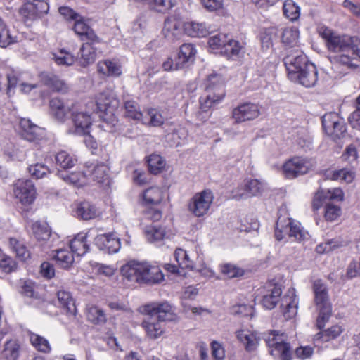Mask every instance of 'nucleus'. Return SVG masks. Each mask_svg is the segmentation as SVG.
Returning a JSON list of instances; mask_svg holds the SVG:
<instances>
[{"label": "nucleus", "instance_id": "nucleus-1", "mask_svg": "<svg viewBox=\"0 0 360 360\" xmlns=\"http://www.w3.org/2000/svg\"><path fill=\"white\" fill-rule=\"evenodd\" d=\"M143 311L149 317L141 325L147 336L152 340H155L163 334L164 321H173L176 318L173 307L167 302L146 304Z\"/></svg>", "mask_w": 360, "mask_h": 360}, {"label": "nucleus", "instance_id": "nucleus-2", "mask_svg": "<svg viewBox=\"0 0 360 360\" xmlns=\"http://www.w3.org/2000/svg\"><path fill=\"white\" fill-rule=\"evenodd\" d=\"M318 32L326 41L328 51L335 53L330 56V62L349 68L353 37L338 34L323 26L319 27Z\"/></svg>", "mask_w": 360, "mask_h": 360}, {"label": "nucleus", "instance_id": "nucleus-3", "mask_svg": "<svg viewBox=\"0 0 360 360\" xmlns=\"http://www.w3.org/2000/svg\"><path fill=\"white\" fill-rule=\"evenodd\" d=\"M120 271L129 281L139 284L154 285L164 278V275L158 266L145 262L130 261L121 267Z\"/></svg>", "mask_w": 360, "mask_h": 360}, {"label": "nucleus", "instance_id": "nucleus-4", "mask_svg": "<svg viewBox=\"0 0 360 360\" xmlns=\"http://www.w3.org/2000/svg\"><path fill=\"white\" fill-rule=\"evenodd\" d=\"M208 44L210 48L228 58L236 60L243 56L245 49L242 44L236 40L230 39L227 34L219 33L209 38Z\"/></svg>", "mask_w": 360, "mask_h": 360}, {"label": "nucleus", "instance_id": "nucleus-5", "mask_svg": "<svg viewBox=\"0 0 360 360\" xmlns=\"http://www.w3.org/2000/svg\"><path fill=\"white\" fill-rule=\"evenodd\" d=\"M205 85L207 95L200 98L201 108L205 111L221 101L225 96L224 80L220 75H210Z\"/></svg>", "mask_w": 360, "mask_h": 360}, {"label": "nucleus", "instance_id": "nucleus-6", "mask_svg": "<svg viewBox=\"0 0 360 360\" xmlns=\"http://www.w3.org/2000/svg\"><path fill=\"white\" fill-rule=\"evenodd\" d=\"M265 341L271 355L281 360H292L291 347L283 333L272 330L266 335Z\"/></svg>", "mask_w": 360, "mask_h": 360}, {"label": "nucleus", "instance_id": "nucleus-7", "mask_svg": "<svg viewBox=\"0 0 360 360\" xmlns=\"http://www.w3.org/2000/svg\"><path fill=\"white\" fill-rule=\"evenodd\" d=\"M314 166V162L311 159L294 157L284 163L283 174L288 179H294L307 174Z\"/></svg>", "mask_w": 360, "mask_h": 360}, {"label": "nucleus", "instance_id": "nucleus-8", "mask_svg": "<svg viewBox=\"0 0 360 360\" xmlns=\"http://www.w3.org/2000/svg\"><path fill=\"white\" fill-rule=\"evenodd\" d=\"M213 199V193L209 189L197 193L188 202V210L197 217H202L208 212Z\"/></svg>", "mask_w": 360, "mask_h": 360}, {"label": "nucleus", "instance_id": "nucleus-9", "mask_svg": "<svg viewBox=\"0 0 360 360\" xmlns=\"http://www.w3.org/2000/svg\"><path fill=\"white\" fill-rule=\"evenodd\" d=\"M264 191V184L257 179H247L232 191V198L236 200H245L258 196Z\"/></svg>", "mask_w": 360, "mask_h": 360}, {"label": "nucleus", "instance_id": "nucleus-10", "mask_svg": "<svg viewBox=\"0 0 360 360\" xmlns=\"http://www.w3.org/2000/svg\"><path fill=\"white\" fill-rule=\"evenodd\" d=\"M322 125L325 132L333 139H340L346 133L344 121L335 112L323 115Z\"/></svg>", "mask_w": 360, "mask_h": 360}, {"label": "nucleus", "instance_id": "nucleus-11", "mask_svg": "<svg viewBox=\"0 0 360 360\" xmlns=\"http://www.w3.org/2000/svg\"><path fill=\"white\" fill-rule=\"evenodd\" d=\"M49 8V4L43 0H34L25 3L20 9V14L25 22L34 21L46 14Z\"/></svg>", "mask_w": 360, "mask_h": 360}, {"label": "nucleus", "instance_id": "nucleus-12", "mask_svg": "<svg viewBox=\"0 0 360 360\" xmlns=\"http://www.w3.org/2000/svg\"><path fill=\"white\" fill-rule=\"evenodd\" d=\"M260 115V107L258 104L245 102L232 110V118L236 123H242L253 120Z\"/></svg>", "mask_w": 360, "mask_h": 360}, {"label": "nucleus", "instance_id": "nucleus-13", "mask_svg": "<svg viewBox=\"0 0 360 360\" xmlns=\"http://www.w3.org/2000/svg\"><path fill=\"white\" fill-rule=\"evenodd\" d=\"M285 65L288 71V77H294L304 66L311 64L307 56L300 50H290L283 59Z\"/></svg>", "mask_w": 360, "mask_h": 360}, {"label": "nucleus", "instance_id": "nucleus-14", "mask_svg": "<svg viewBox=\"0 0 360 360\" xmlns=\"http://www.w3.org/2000/svg\"><path fill=\"white\" fill-rule=\"evenodd\" d=\"M14 194L23 205L32 204L36 198V189L31 180H19L14 189Z\"/></svg>", "mask_w": 360, "mask_h": 360}, {"label": "nucleus", "instance_id": "nucleus-15", "mask_svg": "<svg viewBox=\"0 0 360 360\" xmlns=\"http://www.w3.org/2000/svg\"><path fill=\"white\" fill-rule=\"evenodd\" d=\"M71 116L74 127L69 129V133L78 135L89 134V128L91 124L90 115L84 112L72 110Z\"/></svg>", "mask_w": 360, "mask_h": 360}, {"label": "nucleus", "instance_id": "nucleus-16", "mask_svg": "<svg viewBox=\"0 0 360 360\" xmlns=\"http://www.w3.org/2000/svg\"><path fill=\"white\" fill-rule=\"evenodd\" d=\"M262 293V304L267 309H272L281 300L282 290L279 285L270 283L264 288Z\"/></svg>", "mask_w": 360, "mask_h": 360}, {"label": "nucleus", "instance_id": "nucleus-17", "mask_svg": "<svg viewBox=\"0 0 360 360\" xmlns=\"http://www.w3.org/2000/svg\"><path fill=\"white\" fill-rule=\"evenodd\" d=\"M318 72L316 66L313 64H308L304 66L299 72L295 74L294 77H290L291 80L297 81L302 85L306 87L314 86L318 79Z\"/></svg>", "mask_w": 360, "mask_h": 360}, {"label": "nucleus", "instance_id": "nucleus-18", "mask_svg": "<svg viewBox=\"0 0 360 360\" xmlns=\"http://www.w3.org/2000/svg\"><path fill=\"white\" fill-rule=\"evenodd\" d=\"M20 134L21 136L29 141L39 139L44 134L43 129L33 124L28 119L22 118L20 120Z\"/></svg>", "mask_w": 360, "mask_h": 360}, {"label": "nucleus", "instance_id": "nucleus-19", "mask_svg": "<svg viewBox=\"0 0 360 360\" xmlns=\"http://www.w3.org/2000/svg\"><path fill=\"white\" fill-rule=\"evenodd\" d=\"M96 110L106 115H113L114 110L117 107L118 101L112 94L108 91L100 93L96 100Z\"/></svg>", "mask_w": 360, "mask_h": 360}, {"label": "nucleus", "instance_id": "nucleus-20", "mask_svg": "<svg viewBox=\"0 0 360 360\" xmlns=\"http://www.w3.org/2000/svg\"><path fill=\"white\" fill-rule=\"evenodd\" d=\"M95 243L101 250L109 254L115 253L120 248V239L111 233L97 236Z\"/></svg>", "mask_w": 360, "mask_h": 360}, {"label": "nucleus", "instance_id": "nucleus-21", "mask_svg": "<svg viewBox=\"0 0 360 360\" xmlns=\"http://www.w3.org/2000/svg\"><path fill=\"white\" fill-rule=\"evenodd\" d=\"M196 51L191 44H184L180 47L176 58V68H185L194 61Z\"/></svg>", "mask_w": 360, "mask_h": 360}, {"label": "nucleus", "instance_id": "nucleus-22", "mask_svg": "<svg viewBox=\"0 0 360 360\" xmlns=\"http://www.w3.org/2000/svg\"><path fill=\"white\" fill-rule=\"evenodd\" d=\"M94 43L87 41L81 46L77 56V60L81 66L87 67L96 60L97 54L96 48L94 46Z\"/></svg>", "mask_w": 360, "mask_h": 360}, {"label": "nucleus", "instance_id": "nucleus-23", "mask_svg": "<svg viewBox=\"0 0 360 360\" xmlns=\"http://www.w3.org/2000/svg\"><path fill=\"white\" fill-rule=\"evenodd\" d=\"M51 115L58 122H63L69 112L74 110L59 98H53L49 101Z\"/></svg>", "mask_w": 360, "mask_h": 360}, {"label": "nucleus", "instance_id": "nucleus-24", "mask_svg": "<svg viewBox=\"0 0 360 360\" xmlns=\"http://www.w3.org/2000/svg\"><path fill=\"white\" fill-rule=\"evenodd\" d=\"M75 32L81 38L82 41H89L91 42H98V37L84 21L82 16L75 21L73 27Z\"/></svg>", "mask_w": 360, "mask_h": 360}, {"label": "nucleus", "instance_id": "nucleus-25", "mask_svg": "<svg viewBox=\"0 0 360 360\" xmlns=\"http://www.w3.org/2000/svg\"><path fill=\"white\" fill-rule=\"evenodd\" d=\"M289 293L282 298L281 304L283 316L286 320L294 318L297 313V298L293 292Z\"/></svg>", "mask_w": 360, "mask_h": 360}, {"label": "nucleus", "instance_id": "nucleus-26", "mask_svg": "<svg viewBox=\"0 0 360 360\" xmlns=\"http://www.w3.org/2000/svg\"><path fill=\"white\" fill-rule=\"evenodd\" d=\"M39 77L44 84L50 87L53 91L62 94L68 92L69 89L68 84L57 76L42 72Z\"/></svg>", "mask_w": 360, "mask_h": 360}, {"label": "nucleus", "instance_id": "nucleus-27", "mask_svg": "<svg viewBox=\"0 0 360 360\" xmlns=\"http://www.w3.org/2000/svg\"><path fill=\"white\" fill-rule=\"evenodd\" d=\"M188 136L187 130L180 126L174 127L165 135L166 141L172 147L182 145Z\"/></svg>", "mask_w": 360, "mask_h": 360}, {"label": "nucleus", "instance_id": "nucleus-28", "mask_svg": "<svg viewBox=\"0 0 360 360\" xmlns=\"http://www.w3.org/2000/svg\"><path fill=\"white\" fill-rule=\"evenodd\" d=\"M182 25L175 18H167L165 20L162 33L164 36L171 40L179 39L181 34Z\"/></svg>", "mask_w": 360, "mask_h": 360}, {"label": "nucleus", "instance_id": "nucleus-29", "mask_svg": "<svg viewBox=\"0 0 360 360\" xmlns=\"http://www.w3.org/2000/svg\"><path fill=\"white\" fill-rule=\"evenodd\" d=\"M313 290L316 306L331 304L329 302L328 288L321 280H316L314 281L313 285Z\"/></svg>", "mask_w": 360, "mask_h": 360}, {"label": "nucleus", "instance_id": "nucleus-30", "mask_svg": "<svg viewBox=\"0 0 360 360\" xmlns=\"http://www.w3.org/2000/svg\"><path fill=\"white\" fill-rule=\"evenodd\" d=\"M57 297L60 306L65 310L66 314L75 316L77 313V309L75 300L70 292L59 290L57 293Z\"/></svg>", "mask_w": 360, "mask_h": 360}, {"label": "nucleus", "instance_id": "nucleus-31", "mask_svg": "<svg viewBox=\"0 0 360 360\" xmlns=\"http://www.w3.org/2000/svg\"><path fill=\"white\" fill-rule=\"evenodd\" d=\"M71 252L77 255L82 256L89 251V246L86 241V233H79L70 242Z\"/></svg>", "mask_w": 360, "mask_h": 360}, {"label": "nucleus", "instance_id": "nucleus-32", "mask_svg": "<svg viewBox=\"0 0 360 360\" xmlns=\"http://www.w3.org/2000/svg\"><path fill=\"white\" fill-rule=\"evenodd\" d=\"M97 70L105 76L117 77L122 74L121 66L115 61L105 60L99 61L97 64Z\"/></svg>", "mask_w": 360, "mask_h": 360}, {"label": "nucleus", "instance_id": "nucleus-33", "mask_svg": "<svg viewBox=\"0 0 360 360\" xmlns=\"http://www.w3.org/2000/svg\"><path fill=\"white\" fill-rule=\"evenodd\" d=\"M108 168L104 164H97L93 167H89L86 171V176L92 177L93 181L98 184H104L108 181Z\"/></svg>", "mask_w": 360, "mask_h": 360}, {"label": "nucleus", "instance_id": "nucleus-34", "mask_svg": "<svg viewBox=\"0 0 360 360\" xmlns=\"http://www.w3.org/2000/svg\"><path fill=\"white\" fill-rule=\"evenodd\" d=\"M20 350V346L16 340H7L1 353V357L4 360H18Z\"/></svg>", "mask_w": 360, "mask_h": 360}, {"label": "nucleus", "instance_id": "nucleus-35", "mask_svg": "<svg viewBox=\"0 0 360 360\" xmlns=\"http://www.w3.org/2000/svg\"><path fill=\"white\" fill-rule=\"evenodd\" d=\"M347 244V240L341 237H338L317 245L316 250L319 254L328 253L345 247Z\"/></svg>", "mask_w": 360, "mask_h": 360}, {"label": "nucleus", "instance_id": "nucleus-36", "mask_svg": "<svg viewBox=\"0 0 360 360\" xmlns=\"http://www.w3.org/2000/svg\"><path fill=\"white\" fill-rule=\"evenodd\" d=\"M184 30L186 34L192 37H203L208 34L205 23L195 22H187L184 24Z\"/></svg>", "mask_w": 360, "mask_h": 360}, {"label": "nucleus", "instance_id": "nucleus-37", "mask_svg": "<svg viewBox=\"0 0 360 360\" xmlns=\"http://www.w3.org/2000/svg\"><path fill=\"white\" fill-rule=\"evenodd\" d=\"M236 333L237 339L244 345L247 351L251 352L256 349L257 340L253 333L248 330H240Z\"/></svg>", "mask_w": 360, "mask_h": 360}, {"label": "nucleus", "instance_id": "nucleus-38", "mask_svg": "<svg viewBox=\"0 0 360 360\" xmlns=\"http://www.w3.org/2000/svg\"><path fill=\"white\" fill-rule=\"evenodd\" d=\"M96 207L87 201L80 202L76 209L77 216L84 220L94 218L96 216Z\"/></svg>", "mask_w": 360, "mask_h": 360}, {"label": "nucleus", "instance_id": "nucleus-39", "mask_svg": "<svg viewBox=\"0 0 360 360\" xmlns=\"http://www.w3.org/2000/svg\"><path fill=\"white\" fill-rule=\"evenodd\" d=\"M327 176L334 181H340L349 184L354 180L355 172L351 169L343 168L329 172Z\"/></svg>", "mask_w": 360, "mask_h": 360}, {"label": "nucleus", "instance_id": "nucleus-40", "mask_svg": "<svg viewBox=\"0 0 360 360\" xmlns=\"http://www.w3.org/2000/svg\"><path fill=\"white\" fill-rule=\"evenodd\" d=\"M29 338L32 345L39 352L45 354L51 352V345L45 338L32 332L29 333Z\"/></svg>", "mask_w": 360, "mask_h": 360}, {"label": "nucleus", "instance_id": "nucleus-41", "mask_svg": "<svg viewBox=\"0 0 360 360\" xmlns=\"http://www.w3.org/2000/svg\"><path fill=\"white\" fill-rule=\"evenodd\" d=\"M9 246L15 252L16 256L22 261H26L30 257V253L25 244L15 238H9Z\"/></svg>", "mask_w": 360, "mask_h": 360}, {"label": "nucleus", "instance_id": "nucleus-42", "mask_svg": "<svg viewBox=\"0 0 360 360\" xmlns=\"http://www.w3.org/2000/svg\"><path fill=\"white\" fill-rule=\"evenodd\" d=\"M32 230L34 236L39 241L47 240L51 234V229L44 222L37 221L32 224Z\"/></svg>", "mask_w": 360, "mask_h": 360}, {"label": "nucleus", "instance_id": "nucleus-43", "mask_svg": "<svg viewBox=\"0 0 360 360\" xmlns=\"http://www.w3.org/2000/svg\"><path fill=\"white\" fill-rule=\"evenodd\" d=\"M143 197L146 203L148 205H158L162 201L163 193L159 187L153 186L144 191Z\"/></svg>", "mask_w": 360, "mask_h": 360}, {"label": "nucleus", "instance_id": "nucleus-44", "mask_svg": "<svg viewBox=\"0 0 360 360\" xmlns=\"http://www.w3.org/2000/svg\"><path fill=\"white\" fill-rule=\"evenodd\" d=\"M147 162L148 169L153 174L160 173L166 165L165 160L158 154H151Z\"/></svg>", "mask_w": 360, "mask_h": 360}, {"label": "nucleus", "instance_id": "nucleus-45", "mask_svg": "<svg viewBox=\"0 0 360 360\" xmlns=\"http://www.w3.org/2000/svg\"><path fill=\"white\" fill-rule=\"evenodd\" d=\"M352 51L349 63V69H356L360 64V39L353 37Z\"/></svg>", "mask_w": 360, "mask_h": 360}, {"label": "nucleus", "instance_id": "nucleus-46", "mask_svg": "<svg viewBox=\"0 0 360 360\" xmlns=\"http://www.w3.org/2000/svg\"><path fill=\"white\" fill-rule=\"evenodd\" d=\"M299 35L300 32L297 27H286L282 33V42L288 46H293L297 44Z\"/></svg>", "mask_w": 360, "mask_h": 360}, {"label": "nucleus", "instance_id": "nucleus-47", "mask_svg": "<svg viewBox=\"0 0 360 360\" xmlns=\"http://www.w3.org/2000/svg\"><path fill=\"white\" fill-rule=\"evenodd\" d=\"M319 311V315L316 319V326L319 329H322L326 322L328 321L331 314L332 307L330 305L316 306Z\"/></svg>", "mask_w": 360, "mask_h": 360}, {"label": "nucleus", "instance_id": "nucleus-48", "mask_svg": "<svg viewBox=\"0 0 360 360\" xmlns=\"http://www.w3.org/2000/svg\"><path fill=\"white\" fill-rule=\"evenodd\" d=\"M283 13L292 21L297 20L300 15V7L292 1L286 0L283 4Z\"/></svg>", "mask_w": 360, "mask_h": 360}, {"label": "nucleus", "instance_id": "nucleus-49", "mask_svg": "<svg viewBox=\"0 0 360 360\" xmlns=\"http://www.w3.org/2000/svg\"><path fill=\"white\" fill-rule=\"evenodd\" d=\"M343 330L344 329L341 326L335 325L326 330L319 332L316 334V336H318L319 338H321L325 342H328L339 337Z\"/></svg>", "mask_w": 360, "mask_h": 360}, {"label": "nucleus", "instance_id": "nucleus-50", "mask_svg": "<svg viewBox=\"0 0 360 360\" xmlns=\"http://www.w3.org/2000/svg\"><path fill=\"white\" fill-rule=\"evenodd\" d=\"M73 253L67 250H58L54 255V259L57 260L63 268L70 267L74 262Z\"/></svg>", "mask_w": 360, "mask_h": 360}, {"label": "nucleus", "instance_id": "nucleus-51", "mask_svg": "<svg viewBox=\"0 0 360 360\" xmlns=\"http://www.w3.org/2000/svg\"><path fill=\"white\" fill-rule=\"evenodd\" d=\"M148 122H144L150 127H158L165 122V117L156 109L150 108L147 111Z\"/></svg>", "mask_w": 360, "mask_h": 360}, {"label": "nucleus", "instance_id": "nucleus-52", "mask_svg": "<svg viewBox=\"0 0 360 360\" xmlns=\"http://www.w3.org/2000/svg\"><path fill=\"white\" fill-rule=\"evenodd\" d=\"M290 224V218H278L275 230V237L278 241L281 240L285 235H288V228Z\"/></svg>", "mask_w": 360, "mask_h": 360}, {"label": "nucleus", "instance_id": "nucleus-53", "mask_svg": "<svg viewBox=\"0 0 360 360\" xmlns=\"http://www.w3.org/2000/svg\"><path fill=\"white\" fill-rule=\"evenodd\" d=\"M56 162L58 165L64 169L72 167L77 160L65 151H61L56 155Z\"/></svg>", "mask_w": 360, "mask_h": 360}, {"label": "nucleus", "instance_id": "nucleus-54", "mask_svg": "<svg viewBox=\"0 0 360 360\" xmlns=\"http://www.w3.org/2000/svg\"><path fill=\"white\" fill-rule=\"evenodd\" d=\"M146 236L150 242L161 240L165 236V230L161 226H149L145 231Z\"/></svg>", "mask_w": 360, "mask_h": 360}, {"label": "nucleus", "instance_id": "nucleus-55", "mask_svg": "<svg viewBox=\"0 0 360 360\" xmlns=\"http://www.w3.org/2000/svg\"><path fill=\"white\" fill-rule=\"evenodd\" d=\"M342 214L341 207L330 202L325 205L324 217L326 221H333L340 217Z\"/></svg>", "mask_w": 360, "mask_h": 360}, {"label": "nucleus", "instance_id": "nucleus-56", "mask_svg": "<svg viewBox=\"0 0 360 360\" xmlns=\"http://www.w3.org/2000/svg\"><path fill=\"white\" fill-rule=\"evenodd\" d=\"M86 316L88 320L95 324L104 323L106 319L104 311L95 306L89 308Z\"/></svg>", "mask_w": 360, "mask_h": 360}, {"label": "nucleus", "instance_id": "nucleus-57", "mask_svg": "<svg viewBox=\"0 0 360 360\" xmlns=\"http://www.w3.org/2000/svg\"><path fill=\"white\" fill-rule=\"evenodd\" d=\"M126 116L133 120H139L142 117V113L140 111L139 106L134 101H127L124 103Z\"/></svg>", "mask_w": 360, "mask_h": 360}, {"label": "nucleus", "instance_id": "nucleus-58", "mask_svg": "<svg viewBox=\"0 0 360 360\" xmlns=\"http://www.w3.org/2000/svg\"><path fill=\"white\" fill-rule=\"evenodd\" d=\"M53 60L60 65H71L75 62L74 56L69 52L62 49L57 53H53Z\"/></svg>", "mask_w": 360, "mask_h": 360}, {"label": "nucleus", "instance_id": "nucleus-59", "mask_svg": "<svg viewBox=\"0 0 360 360\" xmlns=\"http://www.w3.org/2000/svg\"><path fill=\"white\" fill-rule=\"evenodd\" d=\"M58 176L63 179L65 182L72 184L75 186L82 185V179L86 176V171L83 173L75 172L70 174H65L63 172L58 170Z\"/></svg>", "mask_w": 360, "mask_h": 360}, {"label": "nucleus", "instance_id": "nucleus-60", "mask_svg": "<svg viewBox=\"0 0 360 360\" xmlns=\"http://www.w3.org/2000/svg\"><path fill=\"white\" fill-rule=\"evenodd\" d=\"M27 170L31 176L36 179H41L50 173L49 167L41 163L30 165Z\"/></svg>", "mask_w": 360, "mask_h": 360}, {"label": "nucleus", "instance_id": "nucleus-61", "mask_svg": "<svg viewBox=\"0 0 360 360\" xmlns=\"http://www.w3.org/2000/svg\"><path fill=\"white\" fill-rule=\"evenodd\" d=\"M0 269L9 274L16 270L17 263L13 258L0 252Z\"/></svg>", "mask_w": 360, "mask_h": 360}, {"label": "nucleus", "instance_id": "nucleus-62", "mask_svg": "<svg viewBox=\"0 0 360 360\" xmlns=\"http://www.w3.org/2000/svg\"><path fill=\"white\" fill-rule=\"evenodd\" d=\"M288 236L294 237L298 241L303 240L306 237V233L301 227L300 224L295 222L290 219V224L288 228Z\"/></svg>", "mask_w": 360, "mask_h": 360}, {"label": "nucleus", "instance_id": "nucleus-63", "mask_svg": "<svg viewBox=\"0 0 360 360\" xmlns=\"http://www.w3.org/2000/svg\"><path fill=\"white\" fill-rule=\"evenodd\" d=\"M221 273L228 278L241 276L243 275V271L233 264H224L221 266Z\"/></svg>", "mask_w": 360, "mask_h": 360}, {"label": "nucleus", "instance_id": "nucleus-64", "mask_svg": "<svg viewBox=\"0 0 360 360\" xmlns=\"http://www.w3.org/2000/svg\"><path fill=\"white\" fill-rule=\"evenodd\" d=\"M149 7L158 12H164L172 7V0H150Z\"/></svg>", "mask_w": 360, "mask_h": 360}]
</instances>
